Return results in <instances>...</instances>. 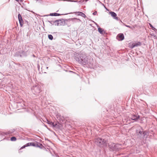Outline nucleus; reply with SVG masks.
<instances>
[{
  "label": "nucleus",
  "mask_w": 157,
  "mask_h": 157,
  "mask_svg": "<svg viewBox=\"0 0 157 157\" xmlns=\"http://www.w3.org/2000/svg\"><path fill=\"white\" fill-rule=\"evenodd\" d=\"M54 25H57V26L59 25V21H58V20L54 21Z\"/></svg>",
  "instance_id": "obj_18"
},
{
  "label": "nucleus",
  "mask_w": 157,
  "mask_h": 157,
  "mask_svg": "<svg viewBox=\"0 0 157 157\" xmlns=\"http://www.w3.org/2000/svg\"><path fill=\"white\" fill-rule=\"evenodd\" d=\"M75 13L76 15H77L78 16H80L85 18L86 17V15L82 12H77Z\"/></svg>",
  "instance_id": "obj_13"
},
{
  "label": "nucleus",
  "mask_w": 157,
  "mask_h": 157,
  "mask_svg": "<svg viewBox=\"0 0 157 157\" xmlns=\"http://www.w3.org/2000/svg\"><path fill=\"white\" fill-rule=\"evenodd\" d=\"M32 90L33 92L34 91L36 93H39L40 91V86L38 85H35L32 88Z\"/></svg>",
  "instance_id": "obj_5"
},
{
  "label": "nucleus",
  "mask_w": 157,
  "mask_h": 157,
  "mask_svg": "<svg viewBox=\"0 0 157 157\" xmlns=\"http://www.w3.org/2000/svg\"><path fill=\"white\" fill-rule=\"evenodd\" d=\"M30 145L31 146L36 147V143L34 142H30Z\"/></svg>",
  "instance_id": "obj_22"
},
{
  "label": "nucleus",
  "mask_w": 157,
  "mask_h": 157,
  "mask_svg": "<svg viewBox=\"0 0 157 157\" xmlns=\"http://www.w3.org/2000/svg\"><path fill=\"white\" fill-rule=\"evenodd\" d=\"M69 20L72 21L74 23L79 22L81 21V20L80 19L76 18H69Z\"/></svg>",
  "instance_id": "obj_11"
},
{
  "label": "nucleus",
  "mask_w": 157,
  "mask_h": 157,
  "mask_svg": "<svg viewBox=\"0 0 157 157\" xmlns=\"http://www.w3.org/2000/svg\"><path fill=\"white\" fill-rule=\"evenodd\" d=\"M16 140V138L15 136H13L10 138V140L11 141H15Z\"/></svg>",
  "instance_id": "obj_20"
},
{
  "label": "nucleus",
  "mask_w": 157,
  "mask_h": 157,
  "mask_svg": "<svg viewBox=\"0 0 157 157\" xmlns=\"http://www.w3.org/2000/svg\"><path fill=\"white\" fill-rule=\"evenodd\" d=\"M75 59L80 64L85 65L88 62V58L85 54L83 53H78L76 54Z\"/></svg>",
  "instance_id": "obj_1"
},
{
  "label": "nucleus",
  "mask_w": 157,
  "mask_h": 157,
  "mask_svg": "<svg viewBox=\"0 0 157 157\" xmlns=\"http://www.w3.org/2000/svg\"><path fill=\"white\" fill-rule=\"evenodd\" d=\"M109 13L111 15V16L114 19L117 20H118V18L117 16V14L111 11L109 12Z\"/></svg>",
  "instance_id": "obj_12"
},
{
  "label": "nucleus",
  "mask_w": 157,
  "mask_h": 157,
  "mask_svg": "<svg viewBox=\"0 0 157 157\" xmlns=\"http://www.w3.org/2000/svg\"><path fill=\"white\" fill-rule=\"evenodd\" d=\"M119 144H116L114 143H111L109 144V150L111 151H118L120 148Z\"/></svg>",
  "instance_id": "obj_4"
},
{
  "label": "nucleus",
  "mask_w": 157,
  "mask_h": 157,
  "mask_svg": "<svg viewBox=\"0 0 157 157\" xmlns=\"http://www.w3.org/2000/svg\"><path fill=\"white\" fill-rule=\"evenodd\" d=\"M97 14V11H95L93 13V15H96Z\"/></svg>",
  "instance_id": "obj_28"
},
{
  "label": "nucleus",
  "mask_w": 157,
  "mask_h": 157,
  "mask_svg": "<svg viewBox=\"0 0 157 157\" xmlns=\"http://www.w3.org/2000/svg\"><path fill=\"white\" fill-rule=\"evenodd\" d=\"M98 32L101 34H103V33H105L104 29L100 27L98 28Z\"/></svg>",
  "instance_id": "obj_16"
},
{
  "label": "nucleus",
  "mask_w": 157,
  "mask_h": 157,
  "mask_svg": "<svg viewBox=\"0 0 157 157\" xmlns=\"http://www.w3.org/2000/svg\"><path fill=\"white\" fill-rule=\"evenodd\" d=\"M67 19H58L59 21V25H65V21H67Z\"/></svg>",
  "instance_id": "obj_10"
},
{
  "label": "nucleus",
  "mask_w": 157,
  "mask_h": 157,
  "mask_svg": "<svg viewBox=\"0 0 157 157\" xmlns=\"http://www.w3.org/2000/svg\"><path fill=\"white\" fill-rule=\"evenodd\" d=\"M54 21H48L52 25H54Z\"/></svg>",
  "instance_id": "obj_21"
},
{
  "label": "nucleus",
  "mask_w": 157,
  "mask_h": 157,
  "mask_svg": "<svg viewBox=\"0 0 157 157\" xmlns=\"http://www.w3.org/2000/svg\"><path fill=\"white\" fill-rule=\"evenodd\" d=\"M129 47L130 48H132V49L135 47L134 43H133L131 45H130Z\"/></svg>",
  "instance_id": "obj_23"
},
{
  "label": "nucleus",
  "mask_w": 157,
  "mask_h": 157,
  "mask_svg": "<svg viewBox=\"0 0 157 157\" xmlns=\"http://www.w3.org/2000/svg\"><path fill=\"white\" fill-rule=\"evenodd\" d=\"M44 124V126L46 127V128H48V127H47V125L45 124Z\"/></svg>",
  "instance_id": "obj_31"
},
{
  "label": "nucleus",
  "mask_w": 157,
  "mask_h": 157,
  "mask_svg": "<svg viewBox=\"0 0 157 157\" xmlns=\"http://www.w3.org/2000/svg\"><path fill=\"white\" fill-rule=\"evenodd\" d=\"M49 15L51 16H56V13H51L49 14Z\"/></svg>",
  "instance_id": "obj_24"
},
{
  "label": "nucleus",
  "mask_w": 157,
  "mask_h": 157,
  "mask_svg": "<svg viewBox=\"0 0 157 157\" xmlns=\"http://www.w3.org/2000/svg\"><path fill=\"white\" fill-rule=\"evenodd\" d=\"M36 147H39L40 148H42L43 147V145L41 144H40L39 143L36 142Z\"/></svg>",
  "instance_id": "obj_15"
},
{
  "label": "nucleus",
  "mask_w": 157,
  "mask_h": 157,
  "mask_svg": "<svg viewBox=\"0 0 157 157\" xmlns=\"http://www.w3.org/2000/svg\"><path fill=\"white\" fill-rule=\"evenodd\" d=\"M147 133V132L146 131H142L140 129H137L136 130V134L137 137V139L140 140H142Z\"/></svg>",
  "instance_id": "obj_3"
},
{
  "label": "nucleus",
  "mask_w": 157,
  "mask_h": 157,
  "mask_svg": "<svg viewBox=\"0 0 157 157\" xmlns=\"http://www.w3.org/2000/svg\"><path fill=\"white\" fill-rule=\"evenodd\" d=\"M60 15H61V14H60L59 13H56V16H60Z\"/></svg>",
  "instance_id": "obj_30"
},
{
  "label": "nucleus",
  "mask_w": 157,
  "mask_h": 157,
  "mask_svg": "<svg viewBox=\"0 0 157 157\" xmlns=\"http://www.w3.org/2000/svg\"><path fill=\"white\" fill-rule=\"evenodd\" d=\"M149 25H150V27L151 28H152V30H156V29L151 24H149Z\"/></svg>",
  "instance_id": "obj_25"
},
{
  "label": "nucleus",
  "mask_w": 157,
  "mask_h": 157,
  "mask_svg": "<svg viewBox=\"0 0 157 157\" xmlns=\"http://www.w3.org/2000/svg\"><path fill=\"white\" fill-rule=\"evenodd\" d=\"M109 139V137L108 136L106 138H104L103 137L98 138L96 140L95 142L98 146L101 147H106L107 145Z\"/></svg>",
  "instance_id": "obj_2"
},
{
  "label": "nucleus",
  "mask_w": 157,
  "mask_h": 157,
  "mask_svg": "<svg viewBox=\"0 0 157 157\" xmlns=\"http://www.w3.org/2000/svg\"><path fill=\"white\" fill-rule=\"evenodd\" d=\"M93 59H90L89 61H88L87 64L90 68H93Z\"/></svg>",
  "instance_id": "obj_8"
},
{
  "label": "nucleus",
  "mask_w": 157,
  "mask_h": 157,
  "mask_svg": "<svg viewBox=\"0 0 157 157\" xmlns=\"http://www.w3.org/2000/svg\"><path fill=\"white\" fill-rule=\"evenodd\" d=\"M135 47H137L141 45V43L140 42H138L137 43H134Z\"/></svg>",
  "instance_id": "obj_17"
},
{
  "label": "nucleus",
  "mask_w": 157,
  "mask_h": 157,
  "mask_svg": "<svg viewBox=\"0 0 157 157\" xmlns=\"http://www.w3.org/2000/svg\"><path fill=\"white\" fill-rule=\"evenodd\" d=\"M124 35L123 33H120L117 36V39L119 41H122L124 39Z\"/></svg>",
  "instance_id": "obj_7"
},
{
  "label": "nucleus",
  "mask_w": 157,
  "mask_h": 157,
  "mask_svg": "<svg viewBox=\"0 0 157 157\" xmlns=\"http://www.w3.org/2000/svg\"><path fill=\"white\" fill-rule=\"evenodd\" d=\"M48 39L51 40H52L53 39V36H52V35L51 34L48 35Z\"/></svg>",
  "instance_id": "obj_19"
},
{
  "label": "nucleus",
  "mask_w": 157,
  "mask_h": 157,
  "mask_svg": "<svg viewBox=\"0 0 157 157\" xmlns=\"http://www.w3.org/2000/svg\"><path fill=\"white\" fill-rule=\"evenodd\" d=\"M30 143H28L27 144H26L25 145H26V147H28V146H31L30 145Z\"/></svg>",
  "instance_id": "obj_27"
},
{
  "label": "nucleus",
  "mask_w": 157,
  "mask_h": 157,
  "mask_svg": "<svg viewBox=\"0 0 157 157\" xmlns=\"http://www.w3.org/2000/svg\"><path fill=\"white\" fill-rule=\"evenodd\" d=\"M46 121H47V123L48 124H49L51 125L53 127H56V124H54V122H53L52 121H50L48 119H46Z\"/></svg>",
  "instance_id": "obj_14"
},
{
  "label": "nucleus",
  "mask_w": 157,
  "mask_h": 157,
  "mask_svg": "<svg viewBox=\"0 0 157 157\" xmlns=\"http://www.w3.org/2000/svg\"><path fill=\"white\" fill-rule=\"evenodd\" d=\"M124 25L126 26V27H128L130 29H132V27L129 26V25Z\"/></svg>",
  "instance_id": "obj_26"
},
{
  "label": "nucleus",
  "mask_w": 157,
  "mask_h": 157,
  "mask_svg": "<svg viewBox=\"0 0 157 157\" xmlns=\"http://www.w3.org/2000/svg\"><path fill=\"white\" fill-rule=\"evenodd\" d=\"M25 147H26V145H24L23 146H22L21 148V149H23L24 148H25Z\"/></svg>",
  "instance_id": "obj_29"
},
{
  "label": "nucleus",
  "mask_w": 157,
  "mask_h": 157,
  "mask_svg": "<svg viewBox=\"0 0 157 157\" xmlns=\"http://www.w3.org/2000/svg\"><path fill=\"white\" fill-rule=\"evenodd\" d=\"M18 17L20 25L21 27H22L23 25V21L22 19L20 13H19L18 15Z\"/></svg>",
  "instance_id": "obj_9"
},
{
  "label": "nucleus",
  "mask_w": 157,
  "mask_h": 157,
  "mask_svg": "<svg viewBox=\"0 0 157 157\" xmlns=\"http://www.w3.org/2000/svg\"><path fill=\"white\" fill-rule=\"evenodd\" d=\"M140 118V116L138 114H133L132 115L131 117V120L135 121H137Z\"/></svg>",
  "instance_id": "obj_6"
}]
</instances>
